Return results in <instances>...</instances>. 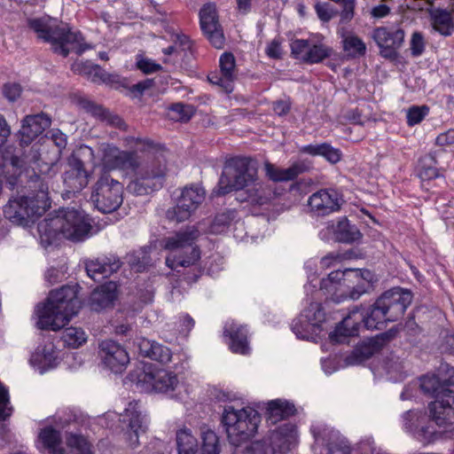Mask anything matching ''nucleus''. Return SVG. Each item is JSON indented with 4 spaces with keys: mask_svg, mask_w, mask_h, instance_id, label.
<instances>
[{
    "mask_svg": "<svg viewBox=\"0 0 454 454\" xmlns=\"http://www.w3.org/2000/svg\"><path fill=\"white\" fill-rule=\"evenodd\" d=\"M325 314L320 302L309 301V306L293 321L292 330L297 338L317 341L323 332Z\"/></svg>",
    "mask_w": 454,
    "mask_h": 454,
    "instance_id": "12",
    "label": "nucleus"
},
{
    "mask_svg": "<svg viewBox=\"0 0 454 454\" xmlns=\"http://www.w3.org/2000/svg\"><path fill=\"white\" fill-rule=\"evenodd\" d=\"M81 104L82 107L85 108L88 112L91 113L97 117H99L103 121H106L107 123L123 130L127 129L126 123L120 116L111 114L102 106L88 100H82L81 101Z\"/></svg>",
    "mask_w": 454,
    "mask_h": 454,
    "instance_id": "38",
    "label": "nucleus"
},
{
    "mask_svg": "<svg viewBox=\"0 0 454 454\" xmlns=\"http://www.w3.org/2000/svg\"><path fill=\"white\" fill-rule=\"evenodd\" d=\"M117 285L109 281L97 287L90 294V303L95 310L108 307L116 298Z\"/></svg>",
    "mask_w": 454,
    "mask_h": 454,
    "instance_id": "32",
    "label": "nucleus"
},
{
    "mask_svg": "<svg viewBox=\"0 0 454 454\" xmlns=\"http://www.w3.org/2000/svg\"><path fill=\"white\" fill-rule=\"evenodd\" d=\"M291 52L296 59L312 65L329 58L333 49L322 43H310L308 40L296 39L291 43Z\"/></svg>",
    "mask_w": 454,
    "mask_h": 454,
    "instance_id": "19",
    "label": "nucleus"
},
{
    "mask_svg": "<svg viewBox=\"0 0 454 454\" xmlns=\"http://www.w3.org/2000/svg\"><path fill=\"white\" fill-rule=\"evenodd\" d=\"M73 70L80 74L85 75L93 82H110L111 75L106 73L98 65L90 61L75 62Z\"/></svg>",
    "mask_w": 454,
    "mask_h": 454,
    "instance_id": "36",
    "label": "nucleus"
},
{
    "mask_svg": "<svg viewBox=\"0 0 454 454\" xmlns=\"http://www.w3.org/2000/svg\"><path fill=\"white\" fill-rule=\"evenodd\" d=\"M27 26L38 39L51 43L53 51L63 57H67L71 51L81 55L91 48L90 44L82 43L80 33L71 32L59 26L56 20L49 16L28 19Z\"/></svg>",
    "mask_w": 454,
    "mask_h": 454,
    "instance_id": "5",
    "label": "nucleus"
},
{
    "mask_svg": "<svg viewBox=\"0 0 454 454\" xmlns=\"http://www.w3.org/2000/svg\"><path fill=\"white\" fill-rule=\"evenodd\" d=\"M411 302V292L400 287L385 292L376 300L377 306L385 312L389 322H394L401 317Z\"/></svg>",
    "mask_w": 454,
    "mask_h": 454,
    "instance_id": "18",
    "label": "nucleus"
},
{
    "mask_svg": "<svg viewBox=\"0 0 454 454\" xmlns=\"http://www.w3.org/2000/svg\"><path fill=\"white\" fill-rule=\"evenodd\" d=\"M123 185L109 174L104 173L93 186L91 201L103 213L116 210L123 201Z\"/></svg>",
    "mask_w": 454,
    "mask_h": 454,
    "instance_id": "11",
    "label": "nucleus"
},
{
    "mask_svg": "<svg viewBox=\"0 0 454 454\" xmlns=\"http://www.w3.org/2000/svg\"><path fill=\"white\" fill-rule=\"evenodd\" d=\"M66 442L68 447L75 449L77 450V453L84 452L91 449V444L81 434L67 432Z\"/></svg>",
    "mask_w": 454,
    "mask_h": 454,
    "instance_id": "48",
    "label": "nucleus"
},
{
    "mask_svg": "<svg viewBox=\"0 0 454 454\" xmlns=\"http://www.w3.org/2000/svg\"><path fill=\"white\" fill-rule=\"evenodd\" d=\"M454 144V129H450L444 133H441L436 137V145L440 146H448Z\"/></svg>",
    "mask_w": 454,
    "mask_h": 454,
    "instance_id": "60",
    "label": "nucleus"
},
{
    "mask_svg": "<svg viewBox=\"0 0 454 454\" xmlns=\"http://www.w3.org/2000/svg\"><path fill=\"white\" fill-rule=\"evenodd\" d=\"M121 150L110 143H101L98 153L100 163L106 170L121 169L133 172L134 178L127 186L137 196L148 194L162 187L167 173L168 151L147 137L125 136Z\"/></svg>",
    "mask_w": 454,
    "mask_h": 454,
    "instance_id": "1",
    "label": "nucleus"
},
{
    "mask_svg": "<svg viewBox=\"0 0 454 454\" xmlns=\"http://www.w3.org/2000/svg\"><path fill=\"white\" fill-rule=\"evenodd\" d=\"M121 430L127 444L134 449L139 445V436L147 429V419L137 402H130L121 415Z\"/></svg>",
    "mask_w": 454,
    "mask_h": 454,
    "instance_id": "14",
    "label": "nucleus"
},
{
    "mask_svg": "<svg viewBox=\"0 0 454 454\" xmlns=\"http://www.w3.org/2000/svg\"><path fill=\"white\" fill-rule=\"evenodd\" d=\"M205 195L206 192L200 186L191 185L184 187L177 200L176 205L167 211V218L175 223H181L189 219L192 214L204 201Z\"/></svg>",
    "mask_w": 454,
    "mask_h": 454,
    "instance_id": "15",
    "label": "nucleus"
},
{
    "mask_svg": "<svg viewBox=\"0 0 454 454\" xmlns=\"http://www.w3.org/2000/svg\"><path fill=\"white\" fill-rule=\"evenodd\" d=\"M243 192L246 196L240 197L241 200L258 206L270 204L277 196L276 192L270 185L259 182L258 179Z\"/></svg>",
    "mask_w": 454,
    "mask_h": 454,
    "instance_id": "29",
    "label": "nucleus"
},
{
    "mask_svg": "<svg viewBox=\"0 0 454 454\" xmlns=\"http://www.w3.org/2000/svg\"><path fill=\"white\" fill-rule=\"evenodd\" d=\"M441 370H445L449 374V379H441L439 376L425 375L420 379V387L425 394L434 396L435 399L439 395H443V392L451 390L450 386L454 385L452 375L454 374V368L449 367L448 364H442Z\"/></svg>",
    "mask_w": 454,
    "mask_h": 454,
    "instance_id": "26",
    "label": "nucleus"
},
{
    "mask_svg": "<svg viewBox=\"0 0 454 454\" xmlns=\"http://www.w3.org/2000/svg\"><path fill=\"white\" fill-rule=\"evenodd\" d=\"M257 179V167L252 159L234 157L226 161L215 192L222 196L233 190L244 192Z\"/></svg>",
    "mask_w": 454,
    "mask_h": 454,
    "instance_id": "8",
    "label": "nucleus"
},
{
    "mask_svg": "<svg viewBox=\"0 0 454 454\" xmlns=\"http://www.w3.org/2000/svg\"><path fill=\"white\" fill-rule=\"evenodd\" d=\"M428 113L429 108L427 106L411 107L406 114L408 125L414 126L419 123L428 114Z\"/></svg>",
    "mask_w": 454,
    "mask_h": 454,
    "instance_id": "53",
    "label": "nucleus"
},
{
    "mask_svg": "<svg viewBox=\"0 0 454 454\" xmlns=\"http://www.w3.org/2000/svg\"><path fill=\"white\" fill-rule=\"evenodd\" d=\"M34 187L38 188L35 194L12 199L4 207V216L12 223L27 226L50 208L48 184L39 180Z\"/></svg>",
    "mask_w": 454,
    "mask_h": 454,
    "instance_id": "6",
    "label": "nucleus"
},
{
    "mask_svg": "<svg viewBox=\"0 0 454 454\" xmlns=\"http://www.w3.org/2000/svg\"><path fill=\"white\" fill-rule=\"evenodd\" d=\"M38 438L43 446L47 449L51 454H67V450L60 446L61 435L59 431L53 428L51 425L42 428Z\"/></svg>",
    "mask_w": 454,
    "mask_h": 454,
    "instance_id": "35",
    "label": "nucleus"
},
{
    "mask_svg": "<svg viewBox=\"0 0 454 454\" xmlns=\"http://www.w3.org/2000/svg\"><path fill=\"white\" fill-rule=\"evenodd\" d=\"M86 163L97 165L93 149L82 145L77 147L68 158L67 168L63 174V183L68 192H79L87 186L89 175L84 168Z\"/></svg>",
    "mask_w": 454,
    "mask_h": 454,
    "instance_id": "10",
    "label": "nucleus"
},
{
    "mask_svg": "<svg viewBox=\"0 0 454 454\" xmlns=\"http://www.w3.org/2000/svg\"><path fill=\"white\" fill-rule=\"evenodd\" d=\"M154 342H155L154 340H150L143 338V337L137 338V344L140 354L145 357H148L149 353H150L151 349L153 348Z\"/></svg>",
    "mask_w": 454,
    "mask_h": 454,
    "instance_id": "59",
    "label": "nucleus"
},
{
    "mask_svg": "<svg viewBox=\"0 0 454 454\" xmlns=\"http://www.w3.org/2000/svg\"><path fill=\"white\" fill-rule=\"evenodd\" d=\"M53 423L57 428L66 429L72 424L76 423V418L74 414H68L66 416L58 413L53 417Z\"/></svg>",
    "mask_w": 454,
    "mask_h": 454,
    "instance_id": "56",
    "label": "nucleus"
},
{
    "mask_svg": "<svg viewBox=\"0 0 454 454\" xmlns=\"http://www.w3.org/2000/svg\"><path fill=\"white\" fill-rule=\"evenodd\" d=\"M427 42L422 32L414 31L410 39L411 55L414 58L420 57L426 51Z\"/></svg>",
    "mask_w": 454,
    "mask_h": 454,
    "instance_id": "50",
    "label": "nucleus"
},
{
    "mask_svg": "<svg viewBox=\"0 0 454 454\" xmlns=\"http://www.w3.org/2000/svg\"><path fill=\"white\" fill-rule=\"evenodd\" d=\"M51 138L59 152L67 145V136L59 129H53L51 131Z\"/></svg>",
    "mask_w": 454,
    "mask_h": 454,
    "instance_id": "61",
    "label": "nucleus"
},
{
    "mask_svg": "<svg viewBox=\"0 0 454 454\" xmlns=\"http://www.w3.org/2000/svg\"><path fill=\"white\" fill-rule=\"evenodd\" d=\"M200 231L195 227H188L162 240L164 249L168 251L166 265L171 270L187 268L196 264L200 259V250L195 244Z\"/></svg>",
    "mask_w": 454,
    "mask_h": 454,
    "instance_id": "7",
    "label": "nucleus"
},
{
    "mask_svg": "<svg viewBox=\"0 0 454 454\" xmlns=\"http://www.w3.org/2000/svg\"><path fill=\"white\" fill-rule=\"evenodd\" d=\"M195 109L191 105L183 103L173 104L168 107V114L171 119L179 121H187L194 114Z\"/></svg>",
    "mask_w": 454,
    "mask_h": 454,
    "instance_id": "47",
    "label": "nucleus"
},
{
    "mask_svg": "<svg viewBox=\"0 0 454 454\" xmlns=\"http://www.w3.org/2000/svg\"><path fill=\"white\" fill-rule=\"evenodd\" d=\"M224 334L230 338V348L232 352L241 355L248 354L250 348L247 341V331L233 320L227 321Z\"/></svg>",
    "mask_w": 454,
    "mask_h": 454,
    "instance_id": "28",
    "label": "nucleus"
},
{
    "mask_svg": "<svg viewBox=\"0 0 454 454\" xmlns=\"http://www.w3.org/2000/svg\"><path fill=\"white\" fill-rule=\"evenodd\" d=\"M148 358L161 364H167L171 360V352L168 347L155 341L149 353Z\"/></svg>",
    "mask_w": 454,
    "mask_h": 454,
    "instance_id": "52",
    "label": "nucleus"
},
{
    "mask_svg": "<svg viewBox=\"0 0 454 454\" xmlns=\"http://www.w3.org/2000/svg\"><path fill=\"white\" fill-rule=\"evenodd\" d=\"M99 355L104 364L115 373L121 372L129 363L126 349L112 340H103L99 344Z\"/></svg>",
    "mask_w": 454,
    "mask_h": 454,
    "instance_id": "21",
    "label": "nucleus"
},
{
    "mask_svg": "<svg viewBox=\"0 0 454 454\" xmlns=\"http://www.w3.org/2000/svg\"><path fill=\"white\" fill-rule=\"evenodd\" d=\"M268 420L272 424L281 419H286L295 412V407L293 403L280 399L272 400L268 403Z\"/></svg>",
    "mask_w": 454,
    "mask_h": 454,
    "instance_id": "37",
    "label": "nucleus"
},
{
    "mask_svg": "<svg viewBox=\"0 0 454 454\" xmlns=\"http://www.w3.org/2000/svg\"><path fill=\"white\" fill-rule=\"evenodd\" d=\"M11 135V128L5 118L0 114V147L5 144Z\"/></svg>",
    "mask_w": 454,
    "mask_h": 454,
    "instance_id": "63",
    "label": "nucleus"
},
{
    "mask_svg": "<svg viewBox=\"0 0 454 454\" xmlns=\"http://www.w3.org/2000/svg\"><path fill=\"white\" fill-rule=\"evenodd\" d=\"M433 28L443 36H450L454 32V20L451 12L441 8H427Z\"/></svg>",
    "mask_w": 454,
    "mask_h": 454,
    "instance_id": "31",
    "label": "nucleus"
},
{
    "mask_svg": "<svg viewBox=\"0 0 454 454\" xmlns=\"http://www.w3.org/2000/svg\"><path fill=\"white\" fill-rule=\"evenodd\" d=\"M382 347V340L380 338L370 339L364 340L353 349V351L346 357L347 365H357L372 357L379 352Z\"/></svg>",
    "mask_w": 454,
    "mask_h": 454,
    "instance_id": "30",
    "label": "nucleus"
},
{
    "mask_svg": "<svg viewBox=\"0 0 454 454\" xmlns=\"http://www.w3.org/2000/svg\"><path fill=\"white\" fill-rule=\"evenodd\" d=\"M176 445L178 454H196L198 450L197 439L188 428H182L176 432Z\"/></svg>",
    "mask_w": 454,
    "mask_h": 454,
    "instance_id": "42",
    "label": "nucleus"
},
{
    "mask_svg": "<svg viewBox=\"0 0 454 454\" xmlns=\"http://www.w3.org/2000/svg\"><path fill=\"white\" fill-rule=\"evenodd\" d=\"M372 36L380 50V55L393 59L404 42L405 32L400 25H392L376 27Z\"/></svg>",
    "mask_w": 454,
    "mask_h": 454,
    "instance_id": "16",
    "label": "nucleus"
},
{
    "mask_svg": "<svg viewBox=\"0 0 454 454\" xmlns=\"http://www.w3.org/2000/svg\"><path fill=\"white\" fill-rule=\"evenodd\" d=\"M51 122L46 114L41 113L34 115H27L22 121L20 130V143L29 145L35 137L41 135Z\"/></svg>",
    "mask_w": 454,
    "mask_h": 454,
    "instance_id": "25",
    "label": "nucleus"
},
{
    "mask_svg": "<svg viewBox=\"0 0 454 454\" xmlns=\"http://www.w3.org/2000/svg\"><path fill=\"white\" fill-rule=\"evenodd\" d=\"M343 49L351 57L362 56L365 53V43L356 35H347L343 39Z\"/></svg>",
    "mask_w": 454,
    "mask_h": 454,
    "instance_id": "46",
    "label": "nucleus"
},
{
    "mask_svg": "<svg viewBox=\"0 0 454 454\" xmlns=\"http://www.w3.org/2000/svg\"><path fill=\"white\" fill-rule=\"evenodd\" d=\"M266 176L274 182H286L296 178L305 170L303 164L294 163L287 168H279L270 162L264 165Z\"/></svg>",
    "mask_w": 454,
    "mask_h": 454,
    "instance_id": "34",
    "label": "nucleus"
},
{
    "mask_svg": "<svg viewBox=\"0 0 454 454\" xmlns=\"http://www.w3.org/2000/svg\"><path fill=\"white\" fill-rule=\"evenodd\" d=\"M343 10L341 11V20L348 21L353 18L354 15V0H342Z\"/></svg>",
    "mask_w": 454,
    "mask_h": 454,
    "instance_id": "62",
    "label": "nucleus"
},
{
    "mask_svg": "<svg viewBox=\"0 0 454 454\" xmlns=\"http://www.w3.org/2000/svg\"><path fill=\"white\" fill-rule=\"evenodd\" d=\"M4 97L11 102L15 101L21 94V87L18 83H6L3 87Z\"/></svg>",
    "mask_w": 454,
    "mask_h": 454,
    "instance_id": "57",
    "label": "nucleus"
},
{
    "mask_svg": "<svg viewBox=\"0 0 454 454\" xmlns=\"http://www.w3.org/2000/svg\"><path fill=\"white\" fill-rule=\"evenodd\" d=\"M316 262L312 260H309L305 262L304 268L308 274V283L304 286L306 296H309V292L317 287V284L313 282L317 280L316 276Z\"/></svg>",
    "mask_w": 454,
    "mask_h": 454,
    "instance_id": "54",
    "label": "nucleus"
},
{
    "mask_svg": "<svg viewBox=\"0 0 454 454\" xmlns=\"http://www.w3.org/2000/svg\"><path fill=\"white\" fill-rule=\"evenodd\" d=\"M387 321H388L387 316L377 306L376 301L365 314L361 313L358 307H355L336 326L335 330L329 334V339L332 342L340 343L347 337L356 335L361 323L364 324L366 329L374 330L381 329Z\"/></svg>",
    "mask_w": 454,
    "mask_h": 454,
    "instance_id": "9",
    "label": "nucleus"
},
{
    "mask_svg": "<svg viewBox=\"0 0 454 454\" xmlns=\"http://www.w3.org/2000/svg\"><path fill=\"white\" fill-rule=\"evenodd\" d=\"M81 308L76 286H65L51 291L35 309L36 326L42 330L58 331L75 316Z\"/></svg>",
    "mask_w": 454,
    "mask_h": 454,
    "instance_id": "4",
    "label": "nucleus"
},
{
    "mask_svg": "<svg viewBox=\"0 0 454 454\" xmlns=\"http://www.w3.org/2000/svg\"><path fill=\"white\" fill-rule=\"evenodd\" d=\"M411 434L417 441L427 445L434 441L435 429L430 425H425L423 421Z\"/></svg>",
    "mask_w": 454,
    "mask_h": 454,
    "instance_id": "49",
    "label": "nucleus"
},
{
    "mask_svg": "<svg viewBox=\"0 0 454 454\" xmlns=\"http://www.w3.org/2000/svg\"><path fill=\"white\" fill-rule=\"evenodd\" d=\"M342 199L333 189H321L308 199L309 211L317 215H327L337 212L340 208Z\"/></svg>",
    "mask_w": 454,
    "mask_h": 454,
    "instance_id": "20",
    "label": "nucleus"
},
{
    "mask_svg": "<svg viewBox=\"0 0 454 454\" xmlns=\"http://www.w3.org/2000/svg\"><path fill=\"white\" fill-rule=\"evenodd\" d=\"M201 453L202 454H219L220 444L217 434L211 429L201 428Z\"/></svg>",
    "mask_w": 454,
    "mask_h": 454,
    "instance_id": "45",
    "label": "nucleus"
},
{
    "mask_svg": "<svg viewBox=\"0 0 454 454\" xmlns=\"http://www.w3.org/2000/svg\"><path fill=\"white\" fill-rule=\"evenodd\" d=\"M425 416L419 411L410 410L403 415V427L411 433L425 421Z\"/></svg>",
    "mask_w": 454,
    "mask_h": 454,
    "instance_id": "51",
    "label": "nucleus"
},
{
    "mask_svg": "<svg viewBox=\"0 0 454 454\" xmlns=\"http://www.w3.org/2000/svg\"><path fill=\"white\" fill-rule=\"evenodd\" d=\"M174 44L177 46L181 53L191 50L192 47L190 39L184 35H176Z\"/></svg>",
    "mask_w": 454,
    "mask_h": 454,
    "instance_id": "64",
    "label": "nucleus"
},
{
    "mask_svg": "<svg viewBox=\"0 0 454 454\" xmlns=\"http://www.w3.org/2000/svg\"><path fill=\"white\" fill-rule=\"evenodd\" d=\"M58 355L52 344L46 345L35 353L30 359L31 364L42 374L58 364Z\"/></svg>",
    "mask_w": 454,
    "mask_h": 454,
    "instance_id": "33",
    "label": "nucleus"
},
{
    "mask_svg": "<svg viewBox=\"0 0 454 454\" xmlns=\"http://www.w3.org/2000/svg\"><path fill=\"white\" fill-rule=\"evenodd\" d=\"M301 152L312 156H322L331 163H336L341 158L340 151L327 143L305 145Z\"/></svg>",
    "mask_w": 454,
    "mask_h": 454,
    "instance_id": "40",
    "label": "nucleus"
},
{
    "mask_svg": "<svg viewBox=\"0 0 454 454\" xmlns=\"http://www.w3.org/2000/svg\"><path fill=\"white\" fill-rule=\"evenodd\" d=\"M222 423L230 442L236 446L233 454H286L297 442L296 427L286 423L261 441L251 442L246 447L239 442L254 435L260 423V416L251 407L235 409L232 405L224 407Z\"/></svg>",
    "mask_w": 454,
    "mask_h": 454,
    "instance_id": "2",
    "label": "nucleus"
},
{
    "mask_svg": "<svg viewBox=\"0 0 454 454\" xmlns=\"http://www.w3.org/2000/svg\"><path fill=\"white\" fill-rule=\"evenodd\" d=\"M219 73H213L208 75V81L222 88L225 92L233 90V83L237 78L236 61L232 53L224 52L219 59Z\"/></svg>",
    "mask_w": 454,
    "mask_h": 454,
    "instance_id": "24",
    "label": "nucleus"
},
{
    "mask_svg": "<svg viewBox=\"0 0 454 454\" xmlns=\"http://www.w3.org/2000/svg\"><path fill=\"white\" fill-rule=\"evenodd\" d=\"M178 383L176 374L164 369H150L137 376V385L147 392L168 393L174 391Z\"/></svg>",
    "mask_w": 454,
    "mask_h": 454,
    "instance_id": "17",
    "label": "nucleus"
},
{
    "mask_svg": "<svg viewBox=\"0 0 454 454\" xmlns=\"http://www.w3.org/2000/svg\"><path fill=\"white\" fill-rule=\"evenodd\" d=\"M87 334L81 327H67L63 333L61 339L65 345L77 348L82 346L87 340Z\"/></svg>",
    "mask_w": 454,
    "mask_h": 454,
    "instance_id": "44",
    "label": "nucleus"
},
{
    "mask_svg": "<svg viewBox=\"0 0 454 454\" xmlns=\"http://www.w3.org/2000/svg\"><path fill=\"white\" fill-rule=\"evenodd\" d=\"M54 221L55 216L45 218L38 223L40 243L44 247L53 245L61 236L59 226L52 224Z\"/></svg>",
    "mask_w": 454,
    "mask_h": 454,
    "instance_id": "39",
    "label": "nucleus"
},
{
    "mask_svg": "<svg viewBox=\"0 0 454 454\" xmlns=\"http://www.w3.org/2000/svg\"><path fill=\"white\" fill-rule=\"evenodd\" d=\"M137 67L145 74H153L161 69L160 64L155 63L150 59L141 58L137 61Z\"/></svg>",
    "mask_w": 454,
    "mask_h": 454,
    "instance_id": "55",
    "label": "nucleus"
},
{
    "mask_svg": "<svg viewBox=\"0 0 454 454\" xmlns=\"http://www.w3.org/2000/svg\"><path fill=\"white\" fill-rule=\"evenodd\" d=\"M200 27L211 44L221 49L224 45V36L218 23L215 4H207L200 12Z\"/></svg>",
    "mask_w": 454,
    "mask_h": 454,
    "instance_id": "23",
    "label": "nucleus"
},
{
    "mask_svg": "<svg viewBox=\"0 0 454 454\" xmlns=\"http://www.w3.org/2000/svg\"><path fill=\"white\" fill-rule=\"evenodd\" d=\"M121 266V262L117 256H104L88 262L86 271L90 278L95 281H100L116 272Z\"/></svg>",
    "mask_w": 454,
    "mask_h": 454,
    "instance_id": "27",
    "label": "nucleus"
},
{
    "mask_svg": "<svg viewBox=\"0 0 454 454\" xmlns=\"http://www.w3.org/2000/svg\"><path fill=\"white\" fill-rule=\"evenodd\" d=\"M344 255L340 254H329L323 257L320 261L321 267L323 269H329L335 266L344 259Z\"/></svg>",
    "mask_w": 454,
    "mask_h": 454,
    "instance_id": "58",
    "label": "nucleus"
},
{
    "mask_svg": "<svg viewBox=\"0 0 454 454\" xmlns=\"http://www.w3.org/2000/svg\"><path fill=\"white\" fill-rule=\"evenodd\" d=\"M374 279V274L369 270L348 268L333 270L319 281L318 288L317 286L309 292L308 300L319 302L325 299L335 303L356 301L369 291Z\"/></svg>",
    "mask_w": 454,
    "mask_h": 454,
    "instance_id": "3",
    "label": "nucleus"
},
{
    "mask_svg": "<svg viewBox=\"0 0 454 454\" xmlns=\"http://www.w3.org/2000/svg\"><path fill=\"white\" fill-rule=\"evenodd\" d=\"M443 394L428 404L430 418L439 427L454 424V391L447 390Z\"/></svg>",
    "mask_w": 454,
    "mask_h": 454,
    "instance_id": "22",
    "label": "nucleus"
},
{
    "mask_svg": "<svg viewBox=\"0 0 454 454\" xmlns=\"http://www.w3.org/2000/svg\"><path fill=\"white\" fill-rule=\"evenodd\" d=\"M419 176L421 180H431L440 176L437 160L433 154H427L419 160Z\"/></svg>",
    "mask_w": 454,
    "mask_h": 454,
    "instance_id": "43",
    "label": "nucleus"
},
{
    "mask_svg": "<svg viewBox=\"0 0 454 454\" xmlns=\"http://www.w3.org/2000/svg\"><path fill=\"white\" fill-rule=\"evenodd\" d=\"M336 240L343 243H351L357 240L361 234L356 226L351 225L346 218L340 220L336 226H333Z\"/></svg>",
    "mask_w": 454,
    "mask_h": 454,
    "instance_id": "41",
    "label": "nucleus"
},
{
    "mask_svg": "<svg viewBox=\"0 0 454 454\" xmlns=\"http://www.w3.org/2000/svg\"><path fill=\"white\" fill-rule=\"evenodd\" d=\"M53 225L59 226L61 236L78 242L89 237L91 225L84 214L74 208H67L55 215Z\"/></svg>",
    "mask_w": 454,
    "mask_h": 454,
    "instance_id": "13",
    "label": "nucleus"
}]
</instances>
